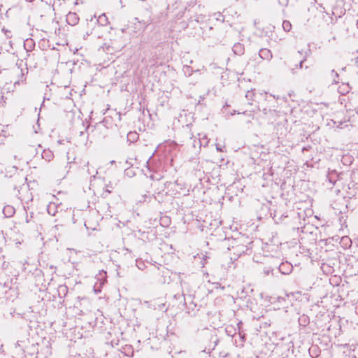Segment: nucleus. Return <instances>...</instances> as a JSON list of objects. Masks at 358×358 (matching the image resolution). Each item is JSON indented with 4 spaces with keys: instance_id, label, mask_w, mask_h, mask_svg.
<instances>
[{
    "instance_id": "ddd939ff",
    "label": "nucleus",
    "mask_w": 358,
    "mask_h": 358,
    "mask_svg": "<svg viewBox=\"0 0 358 358\" xmlns=\"http://www.w3.org/2000/svg\"><path fill=\"white\" fill-rule=\"evenodd\" d=\"M24 47L27 51H31L34 48V43H33L32 39L26 40L24 44Z\"/></svg>"
},
{
    "instance_id": "f257e3e1",
    "label": "nucleus",
    "mask_w": 358,
    "mask_h": 358,
    "mask_svg": "<svg viewBox=\"0 0 358 358\" xmlns=\"http://www.w3.org/2000/svg\"><path fill=\"white\" fill-rule=\"evenodd\" d=\"M278 101L274 96L267 92L260 94L257 101L258 110L262 111L264 115H273L278 113Z\"/></svg>"
},
{
    "instance_id": "6ab92c4d",
    "label": "nucleus",
    "mask_w": 358,
    "mask_h": 358,
    "mask_svg": "<svg viewBox=\"0 0 358 358\" xmlns=\"http://www.w3.org/2000/svg\"><path fill=\"white\" fill-rule=\"evenodd\" d=\"M224 146H220L218 144H216V150L219 152H224Z\"/></svg>"
},
{
    "instance_id": "7ed1b4c3",
    "label": "nucleus",
    "mask_w": 358,
    "mask_h": 358,
    "mask_svg": "<svg viewBox=\"0 0 358 358\" xmlns=\"http://www.w3.org/2000/svg\"><path fill=\"white\" fill-rule=\"evenodd\" d=\"M79 17L78 15H77V13H73V12H69L67 15H66V22L69 24V25H71V26H75L76 25L78 22H79Z\"/></svg>"
},
{
    "instance_id": "aec40b11",
    "label": "nucleus",
    "mask_w": 358,
    "mask_h": 358,
    "mask_svg": "<svg viewBox=\"0 0 358 358\" xmlns=\"http://www.w3.org/2000/svg\"><path fill=\"white\" fill-rule=\"evenodd\" d=\"M5 34H6L7 38H10L11 37V32L10 31H6Z\"/></svg>"
},
{
    "instance_id": "dca6fc26",
    "label": "nucleus",
    "mask_w": 358,
    "mask_h": 358,
    "mask_svg": "<svg viewBox=\"0 0 358 358\" xmlns=\"http://www.w3.org/2000/svg\"><path fill=\"white\" fill-rule=\"evenodd\" d=\"M6 98L4 97L3 93L0 91V108L4 107L6 106Z\"/></svg>"
},
{
    "instance_id": "1a4fd4ad",
    "label": "nucleus",
    "mask_w": 358,
    "mask_h": 358,
    "mask_svg": "<svg viewBox=\"0 0 358 358\" xmlns=\"http://www.w3.org/2000/svg\"><path fill=\"white\" fill-rule=\"evenodd\" d=\"M138 134L136 131H129L127 134V141L130 143H134L138 139Z\"/></svg>"
},
{
    "instance_id": "4468645a",
    "label": "nucleus",
    "mask_w": 358,
    "mask_h": 358,
    "mask_svg": "<svg viewBox=\"0 0 358 358\" xmlns=\"http://www.w3.org/2000/svg\"><path fill=\"white\" fill-rule=\"evenodd\" d=\"M282 27L283 30L287 32L289 31L292 28L291 22L288 20H284L282 23Z\"/></svg>"
},
{
    "instance_id": "9d476101",
    "label": "nucleus",
    "mask_w": 358,
    "mask_h": 358,
    "mask_svg": "<svg viewBox=\"0 0 358 358\" xmlns=\"http://www.w3.org/2000/svg\"><path fill=\"white\" fill-rule=\"evenodd\" d=\"M255 90H251L247 91V92L245 94V99H246L247 101H251V102L254 103V101H255Z\"/></svg>"
},
{
    "instance_id": "393cba45",
    "label": "nucleus",
    "mask_w": 358,
    "mask_h": 358,
    "mask_svg": "<svg viewBox=\"0 0 358 358\" xmlns=\"http://www.w3.org/2000/svg\"><path fill=\"white\" fill-rule=\"evenodd\" d=\"M357 25H358V20H357Z\"/></svg>"
},
{
    "instance_id": "f8f14e48",
    "label": "nucleus",
    "mask_w": 358,
    "mask_h": 358,
    "mask_svg": "<svg viewBox=\"0 0 358 358\" xmlns=\"http://www.w3.org/2000/svg\"><path fill=\"white\" fill-rule=\"evenodd\" d=\"M113 186L112 184L110 182L109 184L106 185L103 192L101 194L102 197L106 198L108 194H110L112 192Z\"/></svg>"
},
{
    "instance_id": "39448f33",
    "label": "nucleus",
    "mask_w": 358,
    "mask_h": 358,
    "mask_svg": "<svg viewBox=\"0 0 358 358\" xmlns=\"http://www.w3.org/2000/svg\"><path fill=\"white\" fill-rule=\"evenodd\" d=\"M69 292V288L66 285H60L57 288L58 296L60 299L64 298Z\"/></svg>"
},
{
    "instance_id": "6e6552de",
    "label": "nucleus",
    "mask_w": 358,
    "mask_h": 358,
    "mask_svg": "<svg viewBox=\"0 0 358 358\" xmlns=\"http://www.w3.org/2000/svg\"><path fill=\"white\" fill-rule=\"evenodd\" d=\"M42 158L50 162L54 158V154L50 149H45L41 154Z\"/></svg>"
},
{
    "instance_id": "a211bd4d",
    "label": "nucleus",
    "mask_w": 358,
    "mask_h": 358,
    "mask_svg": "<svg viewBox=\"0 0 358 358\" xmlns=\"http://www.w3.org/2000/svg\"><path fill=\"white\" fill-rule=\"evenodd\" d=\"M35 59V53L28 54L27 57V62L31 63Z\"/></svg>"
},
{
    "instance_id": "f03ea898",
    "label": "nucleus",
    "mask_w": 358,
    "mask_h": 358,
    "mask_svg": "<svg viewBox=\"0 0 358 358\" xmlns=\"http://www.w3.org/2000/svg\"><path fill=\"white\" fill-rule=\"evenodd\" d=\"M257 111H258L257 105L251 101H246L243 104V107L238 110V113L253 117Z\"/></svg>"
},
{
    "instance_id": "0eeeda50",
    "label": "nucleus",
    "mask_w": 358,
    "mask_h": 358,
    "mask_svg": "<svg viewBox=\"0 0 358 358\" xmlns=\"http://www.w3.org/2000/svg\"><path fill=\"white\" fill-rule=\"evenodd\" d=\"M96 20L98 24H99L100 26L104 27L107 26L109 24L108 18L105 13L99 15Z\"/></svg>"
},
{
    "instance_id": "9b49d317",
    "label": "nucleus",
    "mask_w": 358,
    "mask_h": 358,
    "mask_svg": "<svg viewBox=\"0 0 358 358\" xmlns=\"http://www.w3.org/2000/svg\"><path fill=\"white\" fill-rule=\"evenodd\" d=\"M3 212L6 217H11L15 213V209L10 206H6L4 207Z\"/></svg>"
},
{
    "instance_id": "2eb2a0df",
    "label": "nucleus",
    "mask_w": 358,
    "mask_h": 358,
    "mask_svg": "<svg viewBox=\"0 0 358 358\" xmlns=\"http://www.w3.org/2000/svg\"><path fill=\"white\" fill-rule=\"evenodd\" d=\"M349 91V86L348 85H342L339 87V92L342 94H345V93H348Z\"/></svg>"
},
{
    "instance_id": "4be33fe9",
    "label": "nucleus",
    "mask_w": 358,
    "mask_h": 358,
    "mask_svg": "<svg viewBox=\"0 0 358 358\" xmlns=\"http://www.w3.org/2000/svg\"><path fill=\"white\" fill-rule=\"evenodd\" d=\"M24 73H22L21 74V79H20V81L22 82L24 80ZM20 80L17 81V83H19Z\"/></svg>"
},
{
    "instance_id": "412c9836",
    "label": "nucleus",
    "mask_w": 358,
    "mask_h": 358,
    "mask_svg": "<svg viewBox=\"0 0 358 358\" xmlns=\"http://www.w3.org/2000/svg\"><path fill=\"white\" fill-rule=\"evenodd\" d=\"M304 61H305V59H303L299 62V66L301 69L303 68V63L304 62Z\"/></svg>"
},
{
    "instance_id": "5701e85b",
    "label": "nucleus",
    "mask_w": 358,
    "mask_h": 358,
    "mask_svg": "<svg viewBox=\"0 0 358 358\" xmlns=\"http://www.w3.org/2000/svg\"><path fill=\"white\" fill-rule=\"evenodd\" d=\"M48 213L52 215H55V213H51L50 212V206H48Z\"/></svg>"
},
{
    "instance_id": "f3484780",
    "label": "nucleus",
    "mask_w": 358,
    "mask_h": 358,
    "mask_svg": "<svg viewBox=\"0 0 358 358\" xmlns=\"http://www.w3.org/2000/svg\"><path fill=\"white\" fill-rule=\"evenodd\" d=\"M33 218V213H31V214L29 215L27 212L25 213V223L28 224L29 223Z\"/></svg>"
},
{
    "instance_id": "423d86ee",
    "label": "nucleus",
    "mask_w": 358,
    "mask_h": 358,
    "mask_svg": "<svg viewBox=\"0 0 358 358\" xmlns=\"http://www.w3.org/2000/svg\"><path fill=\"white\" fill-rule=\"evenodd\" d=\"M232 50L234 54L237 55H242L245 52V47L243 44L236 43L234 45Z\"/></svg>"
},
{
    "instance_id": "20e7f679",
    "label": "nucleus",
    "mask_w": 358,
    "mask_h": 358,
    "mask_svg": "<svg viewBox=\"0 0 358 358\" xmlns=\"http://www.w3.org/2000/svg\"><path fill=\"white\" fill-rule=\"evenodd\" d=\"M259 57L264 60H270L273 55L271 51L267 48H262L259 52Z\"/></svg>"
},
{
    "instance_id": "b1692460",
    "label": "nucleus",
    "mask_w": 358,
    "mask_h": 358,
    "mask_svg": "<svg viewBox=\"0 0 358 358\" xmlns=\"http://www.w3.org/2000/svg\"><path fill=\"white\" fill-rule=\"evenodd\" d=\"M103 277H106V272L103 271Z\"/></svg>"
}]
</instances>
